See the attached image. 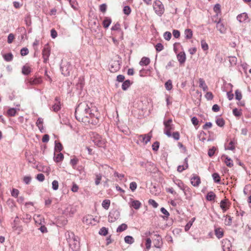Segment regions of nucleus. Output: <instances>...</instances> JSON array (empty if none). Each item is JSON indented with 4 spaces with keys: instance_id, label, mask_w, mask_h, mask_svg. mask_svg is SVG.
<instances>
[{
    "instance_id": "obj_18",
    "label": "nucleus",
    "mask_w": 251,
    "mask_h": 251,
    "mask_svg": "<svg viewBox=\"0 0 251 251\" xmlns=\"http://www.w3.org/2000/svg\"><path fill=\"white\" fill-rule=\"evenodd\" d=\"M130 207H133L135 209H139L141 206V203L137 200H131L129 203Z\"/></svg>"
},
{
    "instance_id": "obj_14",
    "label": "nucleus",
    "mask_w": 251,
    "mask_h": 251,
    "mask_svg": "<svg viewBox=\"0 0 251 251\" xmlns=\"http://www.w3.org/2000/svg\"><path fill=\"white\" fill-rule=\"evenodd\" d=\"M41 77L30 78L28 79V83L31 85H36L42 83Z\"/></svg>"
},
{
    "instance_id": "obj_23",
    "label": "nucleus",
    "mask_w": 251,
    "mask_h": 251,
    "mask_svg": "<svg viewBox=\"0 0 251 251\" xmlns=\"http://www.w3.org/2000/svg\"><path fill=\"white\" fill-rule=\"evenodd\" d=\"M199 82L200 87L202 89L203 91H206L208 90V87L203 78H199Z\"/></svg>"
},
{
    "instance_id": "obj_27",
    "label": "nucleus",
    "mask_w": 251,
    "mask_h": 251,
    "mask_svg": "<svg viewBox=\"0 0 251 251\" xmlns=\"http://www.w3.org/2000/svg\"><path fill=\"white\" fill-rule=\"evenodd\" d=\"M55 101L56 102L52 106V110L54 111V112H57L60 109V101H59L57 98H55Z\"/></svg>"
},
{
    "instance_id": "obj_2",
    "label": "nucleus",
    "mask_w": 251,
    "mask_h": 251,
    "mask_svg": "<svg viewBox=\"0 0 251 251\" xmlns=\"http://www.w3.org/2000/svg\"><path fill=\"white\" fill-rule=\"evenodd\" d=\"M95 144L99 147L104 148L106 144V140L97 133H94L92 137Z\"/></svg>"
},
{
    "instance_id": "obj_26",
    "label": "nucleus",
    "mask_w": 251,
    "mask_h": 251,
    "mask_svg": "<svg viewBox=\"0 0 251 251\" xmlns=\"http://www.w3.org/2000/svg\"><path fill=\"white\" fill-rule=\"evenodd\" d=\"M215 233L217 237L220 239L224 236V230L221 228H217L215 230Z\"/></svg>"
},
{
    "instance_id": "obj_61",
    "label": "nucleus",
    "mask_w": 251,
    "mask_h": 251,
    "mask_svg": "<svg viewBox=\"0 0 251 251\" xmlns=\"http://www.w3.org/2000/svg\"><path fill=\"white\" fill-rule=\"evenodd\" d=\"M149 203L154 208H156L158 206V203L152 199H150L149 200Z\"/></svg>"
},
{
    "instance_id": "obj_44",
    "label": "nucleus",
    "mask_w": 251,
    "mask_h": 251,
    "mask_svg": "<svg viewBox=\"0 0 251 251\" xmlns=\"http://www.w3.org/2000/svg\"><path fill=\"white\" fill-rule=\"evenodd\" d=\"M7 113V114L10 116H14L17 113V111L15 108H12L8 109Z\"/></svg>"
},
{
    "instance_id": "obj_55",
    "label": "nucleus",
    "mask_w": 251,
    "mask_h": 251,
    "mask_svg": "<svg viewBox=\"0 0 251 251\" xmlns=\"http://www.w3.org/2000/svg\"><path fill=\"white\" fill-rule=\"evenodd\" d=\"M155 48L157 51H160L164 49V46L161 43H157L155 46Z\"/></svg>"
},
{
    "instance_id": "obj_32",
    "label": "nucleus",
    "mask_w": 251,
    "mask_h": 251,
    "mask_svg": "<svg viewBox=\"0 0 251 251\" xmlns=\"http://www.w3.org/2000/svg\"><path fill=\"white\" fill-rule=\"evenodd\" d=\"M54 150L56 152H60L63 150V146L60 142H55Z\"/></svg>"
},
{
    "instance_id": "obj_22",
    "label": "nucleus",
    "mask_w": 251,
    "mask_h": 251,
    "mask_svg": "<svg viewBox=\"0 0 251 251\" xmlns=\"http://www.w3.org/2000/svg\"><path fill=\"white\" fill-rule=\"evenodd\" d=\"M236 143L234 140H231L229 143L226 146V149L234 151L235 149V145Z\"/></svg>"
},
{
    "instance_id": "obj_40",
    "label": "nucleus",
    "mask_w": 251,
    "mask_h": 251,
    "mask_svg": "<svg viewBox=\"0 0 251 251\" xmlns=\"http://www.w3.org/2000/svg\"><path fill=\"white\" fill-rule=\"evenodd\" d=\"M111 23L110 19L106 18L103 21V26L104 28H107Z\"/></svg>"
},
{
    "instance_id": "obj_1",
    "label": "nucleus",
    "mask_w": 251,
    "mask_h": 251,
    "mask_svg": "<svg viewBox=\"0 0 251 251\" xmlns=\"http://www.w3.org/2000/svg\"><path fill=\"white\" fill-rule=\"evenodd\" d=\"M100 116L96 107H90L85 102L79 103L75 109V118L85 125H97L99 123Z\"/></svg>"
},
{
    "instance_id": "obj_41",
    "label": "nucleus",
    "mask_w": 251,
    "mask_h": 251,
    "mask_svg": "<svg viewBox=\"0 0 251 251\" xmlns=\"http://www.w3.org/2000/svg\"><path fill=\"white\" fill-rule=\"evenodd\" d=\"M125 241L126 243L131 244L134 242V239L132 236H126L125 237Z\"/></svg>"
},
{
    "instance_id": "obj_36",
    "label": "nucleus",
    "mask_w": 251,
    "mask_h": 251,
    "mask_svg": "<svg viewBox=\"0 0 251 251\" xmlns=\"http://www.w3.org/2000/svg\"><path fill=\"white\" fill-rule=\"evenodd\" d=\"M2 56L4 60L6 61H11L13 58V54L11 53L4 54Z\"/></svg>"
},
{
    "instance_id": "obj_48",
    "label": "nucleus",
    "mask_w": 251,
    "mask_h": 251,
    "mask_svg": "<svg viewBox=\"0 0 251 251\" xmlns=\"http://www.w3.org/2000/svg\"><path fill=\"white\" fill-rule=\"evenodd\" d=\"M151 240L150 238H148L146 239L145 246L147 250L150 249L151 247Z\"/></svg>"
},
{
    "instance_id": "obj_21",
    "label": "nucleus",
    "mask_w": 251,
    "mask_h": 251,
    "mask_svg": "<svg viewBox=\"0 0 251 251\" xmlns=\"http://www.w3.org/2000/svg\"><path fill=\"white\" fill-rule=\"evenodd\" d=\"M150 59L149 57L144 56L141 58L140 61L139 62V64L142 66H147L150 63Z\"/></svg>"
},
{
    "instance_id": "obj_33",
    "label": "nucleus",
    "mask_w": 251,
    "mask_h": 251,
    "mask_svg": "<svg viewBox=\"0 0 251 251\" xmlns=\"http://www.w3.org/2000/svg\"><path fill=\"white\" fill-rule=\"evenodd\" d=\"M131 83L129 80L125 81L122 86V89L124 91L126 90L130 86Z\"/></svg>"
},
{
    "instance_id": "obj_28",
    "label": "nucleus",
    "mask_w": 251,
    "mask_h": 251,
    "mask_svg": "<svg viewBox=\"0 0 251 251\" xmlns=\"http://www.w3.org/2000/svg\"><path fill=\"white\" fill-rule=\"evenodd\" d=\"M185 38L190 39L193 37V31L191 29H186L184 31Z\"/></svg>"
},
{
    "instance_id": "obj_30",
    "label": "nucleus",
    "mask_w": 251,
    "mask_h": 251,
    "mask_svg": "<svg viewBox=\"0 0 251 251\" xmlns=\"http://www.w3.org/2000/svg\"><path fill=\"white\" fill-rule=\"evenodd\" d=\"M36 124L39 130L42 131V130L43 129V119L41 118H39Z\"/></svg>"
},
{
    "instance_id": "obj_64",
    "label": "nucleus",
    "mask_w": 251,
    "mask_h": 251,
    "mask_svg": "<svg viewBox=\"0 0 251 251\" xmlns=\"http://www.w3.org/2000/svg\"><path fill=\"white\" fill-rule=\"evenodd\" d=\"M205 98L208 100H211L213 98V95L210 92H208L205 95Z\"/></svg>"
},
{
    "instance_id": "obj_51",
    "label": "nucleus",
    "mask_w": 251,
    "mask_h": 251,
    "mask_svg": "<svg viewBox=\"0 0 251 251\" xmlns=\"http://www.w3.org/2000/svg\"><path fill=\"white\" fill-rule=\"evenodd\" d=\"M171 136L176 140H178L180 138V134L178 131L174 132L171 133Z\"/></svg>"
},
{
    "instance_id": "obj_57",
    "label": "nucleus",
    "mask_w": 251,
    "mask_h": 251,
    "mask_svg": "<svg viewBox=\"0 0 251 251\" xmlns=\"http://www.w3.org/2000/svg\"><path fill=\"white\" fill-rule=\"evenodd\" d=\"M123 11L125 14L128 15L131 12V9L129 6H126L124 8Z\"/></svg>"
},
{
    "instance_id": "obj_29",
    "label": "nucleus",
    "mask_w": 251,
    "mask_h": 251,
    "mask_svg": "<svg viewBox=\"0 0 251 251\" xmlns=\"http://www.w3.org/2000/svg\"><path fill=\"white\" fill-rule=\"evenodd\" d=\"M174 182L176 184L177 186L182 190V189H184V187L186 186L183 182L179 179H174Z\"/></svg>"
},
{
    "instance_id": "obj_9",
    "label": "nucleus",
    "mask_w": 251,
    "mask_h": 251,
    "mask_svg": "<svg viewBox=\"0 0 251 251\" xmlns=\"http://www.w3.org/2000/svg\"><path fill=\"white\" fill-rule=\"evenodd\" d=\"M201 183L200 177L197 175H193L191 178V183L194 187H198Z\"/></svg>"
},
{
    "instance_id": "obj_15",
    "label": "nucleus",
    "mask_w": 251,
    "mask_h": 251,
    "mask_svg": "<svg viewBox=\"0 0 251 251\" xmlns=\"http://www.w3.org/2000/svg\"><path fill=\"white\" fill-rule=\"evenodd\" d=\"M177 59L180 64H183L186 61V54L184 51L180 52L177 55Z\"/></svg>"
},
{
    "instance_id": "obj_62",
    "label": "nucleus",
    "mask_w": 251,
    "mask_h": 251,
    "mask_svg": "<svg viewBox=\"0 0 251 251\" xmlns=\"http://www.w3.org/2000/svg\"><path fill=\"white\" fill-rule=\"evenodd\" d=\"M52 187L54 190H56L58 189V182L57 180H53L52 182Z\"/></svg>"
},
{
    "instance_id": "obj_5",
    "label": "nucleus",
    "mask_w": 251,
    "mask_h": 251,
    "mask_svg": "<svg viewBox=\"0 0 251 251\" xmlns=\"http://www.w3.org/2000/svg\"><path fill=\"white\" fill-rule=\"evenodd\" d=\"M50 54V48L49 44L44 46L42 50V56L44 59V62L47 63L49 60V56Z\"/></svg>"
},
{
    "instance_id": "obj_39",
    "label": "nucleus",
    "mask_w": 251,
    "mask_h": 251,
    "mask_svg": "<svg viewBox=\"0 0 251 251\" xmlns=\"http://www.w3.org/2000/svg\"><path fill=\"white\" fill-rule=\"evenodd\" d=\"M127 228V226L126 224H122L117 228V231L119 232H121L126 229Z\"/></svg>"
},
{
    "instance_id": "obj_10",
    "label": "nucleus",
    "mask_w": 251,
    "mask_h": 251,
    "mask_svg": "<svg viewBox=\"0 0 251 251\" xmlns=\"http://www.w3.org/2000/svg\"><path fill=\"white\" fill-rule=\"evenodd\" d=\"M96 222L92 215H88L83 218V223L87 225H94Z\"/></svg>"
},
{
    "instance_id": "obj_46",
    "label": "nucleus",
    "mask_w": 251,
    "mask_h": 251,
    "mask_svg": "<svg viewBox=\"0 0 251 251\" xmlns=\"http://www.w3.org/2000/svg\"><path fill=\"white\" fill-rule=\"evenodd\" d=\"M16 222V220H14V223ZM12 229L13 231L18 230L19 234L23 230L22 226H17L16 225V223H15L14 225L12 226Z\"/></svg>"
},
{
    "instance_id": "obj_38",
    "label": "nucleus",
    "mask_w": 251,
    "mask_h": 251,
    "mask_svg": "<svg viewBox=\"0 0 251 251\" xmlns=\"http://www.w3.org/2000/svg\"><path fill=\"white\" fill-rule=\"evenodd\" d=\"M201 44L202 49L204 51H207L209 49V46L204 40H202L201 41Z\"/></svg>"
},
{
    "instance_id": "obj_8",
    "label": "nucleus",
    "mask_w": 251,
    "mask_h": 251,
    "mask_svg": "<svg viewBox=\"0 0 251 251\" xmlns=\"http://www.w3.org/2000/svg\"><path fill=\"white\" fill-rule=\"evenodd\" d=\"M220 206L223 212H225L229 208L230 203L227 199H225L221 201Z\"/></svg>"
},
{
    "instance_id": "obj_6",
    "label": "nucleus",
    "mask_w": 251,
    "mask_h": 251,
    "mask_svg": "<svg viewBox=\"0 0 251 251\" xmlns=\"http://www.w3.org/2000/svg\"><path fill=\"white\" fill-rule=\"evenodd\" d=\"M68 242L70 248L74 251H77L79 248V241L75 237L69 239Z\"/></svg>"
},
{
    "instance_id": "obj_59",
    "label": "nucleus",
    "mask_w": 251,
    "mask_h": 251,
    "mask_svg": "<svg viewBox=\"0 0 251 251\" xmlns=\"http://www.w3.org/2000/svg\"><path fill=\"white\" fill-rule=\"evenodd\" d=\"M159 147V143L158 142H155L152 145V150L154 151H158Z\"/></svg>"
},
{
    "instance_id": "obj_58",
    "label": "nucleus",
    "mask_w": 251,
    "mask_h": 251,
    "mask_svg": "<svg viewBox=\"0 0 251 251\" xmlns=\"http://www.w3.org/2000/svg\"><path fill=\"white\" fill-rule=\"evenodd\" d=\"M15 39V36L13 34L10 33L8 36L7 38V42L9 44H11L13 42L14 39Z\"/></svg>"
},
{
    "instance_id": "obj_35",
    "label": "nucleus",
    "mask_w": 251,
    "mask_h": 251,
    "mask_svg": "<svg viewBox=\"0 0 251 251\" xmlns=\"http://www.w3.org/2000/svg\"><path fill=\"white\" fill-rule=\"evenodd\" d=\"M78 161V159L76 158L75 156H74L73 158L71 159L70 164L74 169L75 168V167L77 164Z\"/></svg>"
},
{
    "instance_id": "obj_20",
    "label": "nucleus",
    "mask_w": 251,
    "mask_h": 251,
    "mask_svg": "<svg viewBox=\"0 0 251 251\" xmlns=\"http://www.w3.org/2000/svg\"><path fill=\"white\" fill-rule=\"evenodd\" d=\"M31 72V67L27 64L24 65L22 69V73L25 75H29Z\"/></svg>"
},
{
    "instance_id": "obj_3",
    "label": "nucleus",
    "mask_w": 251,
    "mask_h": 251,
    "mask_svg": "<svg viewBox=\"0 0 251 251\" xmlns=\"http://www.w3.org/2000/svg\"><path fill=\"white\" fill-rule=\"evenodd\" d=\"M153 8L155 13L159 16H162L165 11L164 6L159 0H156L154 1Z\"/></svg>"
},
{
    "instance_id": "obj_17",
    "label": "nucleus",
    "mask_w": 251,
    "mask_h": 251,
    "mask_svg": "<svg viewBox=\"0 0 251 251\" xmlns=\"http://www.w3.org/2000/svg\"><path fill=\"white\" fill-rule=\"evenodd\" d=\"M184 195L186 196V198L188 200H191L192 198V191L191 189L188 186H185L184 189H182Z\"/></svg>"
},
{
    "instance_id": "obj_49",
    "label": "nucleus",
    "mask_w": 251,
    "mask_h": 251,
    "mask_svg": "<svg viewBox=\"0 0 251 251\" xmlns=\"http://www.w3.org/2000/svg\"><path fill=\"white\" fill-rule=\"evenodd\" d=\"M216 122L217 125L220 127H222L225 125V121L222 118H218Z\"/></svg>"
},
{
    "instance_id": "obj_12",
    "label": "nucleus",
    "mask_w": 251,
    "mask_h": 251,
    "mask_svg": "<svg viewBox=\"0 0 251 251\" xmlns=\"http://www.w3.org/2000/svg\"><path fill=\"white\" fill-rule=\"evenodd\" d=\"M231 244L229 240L226 239L222 241V248L223 251H231Z\"/></svg>"
},
{
    "instance_id": "obj_13",
    "label": "nucleus",
    "mask_w": 251,
    "mask_h": 251,
    "mask_svg": "<svg viewBox=\"0 0 251 251\" xmlns=\"http://www.w3.org/2000/svg\"><path fill=\"white\" fill-rule=\"evenodd\" d=\"M33 219L37 225H42L45 223L44 217L40 214H35Z\"/></svg>"
},
{
    "instance_id": "obj_47",
    "label": "nucleus",
    "mask_w": 251,
    "mask_h": 251,
    "mask_svg": "<svg viewBox=\"0 0 251 251\" xmlns=\"http://www.w3.org/2000/svg\"><path fill=\"white\" fill-rule=\"evenodd\" d=\"M108 233V229L106 228L105 227H103L99 231V234L103 235L106 236Z\"/></svg>"
},
{
    "instance_id": "obj_11",
    "label": "nucleus",
    "mask_w": 251,
    "mask_h": 251,
    "mask_svg": "<svg viewBox=\"0 0 251 251\" xmlns=\"http://www.w3.org/2000/svg\"><path fill=\"white\" fill-rule=\"evenodd\" d=\"M237 20L240 23H247L250 21V19L246 13H243L237 16Z\"/></svg>"
},
{
    "instance_id": "obj_19",
    "label": "nucleus",
    "mask_w": 251,
    "mask_h": 251,
    "mask_svg": "<svg viewBox=\"0 0 251 251\" xmlns=\"http://www.w3.org/2000/svg\"><path fill=\"white\" fill-rule=\"evenodd\" d=\"M119 214L117 212L110 213L108 216V221L110 223L114 222L118 218Z\"/></svg>"
},
{
    "instance_id": "obj_53",
    "label": "nucleus",
    "mask_w": 251,
    "mask_h": 251,
    "mask_svg": "<svg viewBox=\"0 0 251 251\" xmlns=\"http://www.w3.org/2000/svg\"><path fill=\"white\" fill-rule=\"evenodd\" d=\"M164 38L165 40L169 41L172 37V34L170 32L166 31L164 33Z\"/></svg>"
},
{
    "instance_id": "obj_7",
    "label": "nucleus",
    "mask_w": 251,
    "mask_h": 251,
    "mask_svg": "<svg viewBox=\"0 0 251 251\" xmlns=\"http://www.w3.org/2000/svg\"><path fill=\"white\" fill-rule=\"evenodd\" d=\"M152 136V131H151L148 134L139 135L138 138L141 140L142 142L146 145L151 141Z\"/></svg>"
},
{
    "instance_id": "obj_37",
    "label": "nucleus",
    "mask_w": 251,
    "mask_h": 251,
    "mask_svg": "<svg viewBox=\"0 0 251 251\" xmlns=\"http://www.w3.org/2000/svg\"><path fill=\"white\" fill-rule=\"evenodd\" d=\"M226 218L225 220V224L226 226H230L232 224V217L228 215H226Z\"/></svg>"
},
{
    "instance_id": "obj_45",
    "label": "nucleus",
    "mask_w": 251,
    "mask_h": 251,
    "mask_svg": "<svg viewBox=\"0 0 251 251\" xmlns=\"http://www.w3.org/2000/svg\"><path fill=\"white\" fill-rule=\"evenodd\" d=\"M212 177L215 182H219L221 181V177L218 173L213 174Z\"/></svg>"
},
{
    "instance_id": "obj_24",
    "label": "nucleus",
    "mask_w": 251,
    "mask_h": 251,
    "mask_svg": "<svg viewBox=\"0 0 251 251\" xmlns=\"http://www.w3.org/2000/svg\"><path fill=\"white\" fill-rule=\"evenodd\" d=\"M64 159V155L60 152L57 154L54 153V160L56 162H60Z\"/></svg>"
},
{
    "instance_id": "obj_63",
    "label": "nucleus",
    "mask_w": 251,
    "mask_h": 251,
    "mask_svg": "<svg viewBox=\"0 0 251 251\" xmlns=\"http://www.w3.org/2000/svg\"><path fill=\"white\" fill-rule=\"evenodd\" d=\"M31 180V177L29 176H25L23 178V181L26 184H28Z\"/></svg>"
},
{
    "instance_id": "obj_25",
    "label": "nucleus",
    "mask_w": 251,
    "mask_h": 251,
    "mask_svg": "<svg viewBox=\"0 0 251 251\" xmlns=\"http://www.w3.org/2000/svg\"><path fill=\"white\" fill-rule=\"evenodd\" d=\"M216 27L221 33H224L226 31V28L224 24L220 22L217 23Z\"/></svg>"
},
{
    "instance_id": "obj_31",
    "label": "nucleus",
    "mask_w": 251,
    "mask_h": 251,
    "mask_svg": "<svg viewBox=\"0 0 251 251\" xmlns=\"http://www.w3.org/2000/svg\"><path fill=\"white\" fill-rule=\"evenodd\" d=\"M101 205L103 208L107 210L109 208L110 205V201L108 199L104 200L103 201Z\"/></svg>"
},
{
    "instance_id": "obj_56",
    "label": "nucleus",
    "mask_w": 251,
    "mask_h": 251,
    "mask_svg": "<svg viewBox=\"0 0 251 251\" xmlns=\"http://www.w3.org/2000/svg\"><path fill=\"white\" fill-rule=\"evenodd\" d=\"M214 12L218 14L221 12V5L219 4H216L213 9Z\"/></svg>"
},
{
    "instance_id": "obj_34",
    "label": "nucleus",
    "mask_w": 251,
    "mask_h": 251,
    "mask_svg": "<svg viewBox=\"0 0 251 251\" xmlns=\"http://www.w3.org/2000/svg\"><path fill=\"white\" fill-rule=\"evenodd\" d=\"M215 198L216 195L213 192L208 193L206 196V200L209 201L214 200Z\"/></svg>"
},
{
    "instance_id": "obj_50",
    "label": "nucleus",
    "mask_w": 251,
    "mask_h": 251,
    "mask_svg": "<svg viewBox=\"0 0 251 251\" xmlns=\"http://www.w3.org/2000/svg\"><path fill=\"white\" fill-rule=\"evenodd\" d=\"M235 94V99L237 100H240L242 99V94L239 90H236Z\"/></svg>"
},
{
    "instance_id": "obj_42",
    "label": "nucleus",
    "mask_w": 251,
    "mask_h": 251,
    "mask_svg": "<svg viewBox=\"0 0 251 251\" xmlns=\"http://www.w3.org/2000/svg\"><path fill=\"white\" fill-rule=\"evenodd\" d=\"M165 88L167 90H171L173 88L172 82L171 80H168L165 84Z\"/></svg>"
},
{
    "instance_id": "obj_54",
    "label": "nucleus",
    "mask_w": 251,
    "mask_h": 251,
    "mask_svg": "<svg viewBox=\"0 0 251 251\" xmlns=\"http://www.w3.org/2000/svg\"><path fill=\"white\" fill-rule=\"evenodd\" d=\"M216 148L215 147H213L212 148L210 149L208 151V154L209 156L212 157L214 155L215 152L216 151Z\"/></svg>"
},
{
    "instance_id": "obj_43",
    "label": "nucleus",
    "mask_w": 251,
    "mask_h": 251,
    "mask_svg": "<svg viewBox=\"0 0 251 251\" xmlns=\"http://www.w3.org/2000/svg\"><path fill=\"white\" fill-rule=\"evenodd\" d=\"M233 114L236 117H240L242 115V110L237 108H234L233 109Z\"/></svg>"
},
{
    "instance_id": "obj_4",
    "label": "nucleus",
    "mask_w": 251,
    "mask_h": 251,
    "mask_svg": "<svg viewBox=\"0 0 251 251\" xmlns=\"http://www.w3.org/2000/svg\"><path fill=\"white\" fill-rule=\"evenodd\" d=\"M172 122L173 121L172 119H170L167 121H164L163 122L165 126L164 133L169 137H171V130L174 129Z\"/></svg>"
},
{
    "instance_id": "obj_16",
    "label": "nucleus",
    "mask_w": 251,
    "mask_h": 251,
    "mask_svg": "<svg viewBox=\"0 0 251 251\" xmlns=\"http://www.w3.org/2000/svg\"><path fill=\"white\" fill-rule=\"evenodd\" d=\"M222 160H224L225 164L229 167H232L233 166V161L230 158L224 155L221 157Z\"/></svg>"
},
{
    "instance_id": "obj_60",
    "label": "nucleus",
    "mask_w": 251,
    "mask_h": 251,
    "mask_svg": "<svg viewBox=\"0 0 251 251\" xmlns=\"http://www.w3.org/2000/svg\"><path fill=\"white\" fill-rule=\"evenodd\" d=\"M29 52L28 50L26 48H24L21 50V54L22 56H25L27 55Z\"/></svg>"
},
{
    "instance_id": "obj_52",
    "label": "nucleus",
    "mask_w": 251,
    "mask_h": 251,
    "mask_svg": "<svg viewBox=\"0 0 251 251\" xmlns=\"http://www.w3.org/2000/svg\"><path fill=\"white\" fill-rule=\"evenodd\" d=\"M102 176L100 174L96 175L95 184L98 185L101 181Z\"/></svg>"
}]
</instances>
